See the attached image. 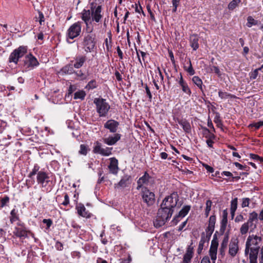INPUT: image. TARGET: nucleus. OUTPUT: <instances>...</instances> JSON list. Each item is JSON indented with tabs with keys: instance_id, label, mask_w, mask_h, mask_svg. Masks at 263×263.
I'll list each match as a JSON object with an SVG mask.
<instances>
[{
	"instance_id": "9b49d317",
	"label": "nucleus",
	"mask_w": 263,
	"mask_h": 263,
	"mask_svg": "<svg viewBox=\"0 0 263 263\" xmlns=\"http://www.w3.org/2000/svg\"><path fill=\"white\" fill-rule=\"evenodd\" d=\"M82 44L86 52H91L96 47L95 37L92 35L87 34L84 36Z\"/></svg>"
},
{
	"instance_id": "680f3d73",
	"label": "nucleus",
	"mask_w": 263,
	"mask_h": 263,
	"mask_svg": "<svg viewBox=\"0 0 263 263\" xmlns=\"http://www.w3.org/2000/svg\"><path fill=\"white\" fill-rule=\"evenodd\" d=\"M250 202V199L249 198H245L242 199V202L241 203L242 208H245L249 206Z\"/></svg>"
},
{
	"instance_id": "4c0bfd02",
	"label": "nucleus",
	"mask_w": 263,
	"mask_h": 263,
	"mask_svg": "<svg viewBox=\"0 0 263 263\" xmlns=\"http://www.w3.org/2000/svg\"><path fill=\"white\" fill-rule=\"evenodd\" d=\"M97 86L98 85L96 81L95 80H92L88 83V84L85 87V88L89 90L97 88Z\"/></svg>"
},
{
	"instance_id": "c9c22d12",
	"label": "nucleus",
	"mask_w": 263,
	"mask_h": 263,
	"mask_svg": "<svg viewBox=\"0 0 263 263\" xmlns=\"http://www.w3.org/2000/svg\"><path fill=\"white\" fill-rule=\"evenodd\" d=\"M252 240V237L250 235L247 240L246 243V247L245 250V255L246 256H247L250 253V248H251V242Z\"/></svg>"
},
{
	"instance_id": "a211bd4d",
	"label": "nucleus",
	"mask_w": 263,
	"mask_h": 263,
	"mask_svg": "<svg viewBox=\"0 0 263 263\" xmlns=\"http://www.w3.org/2000/svg\"><path fill=\"white\" fill-rule=\"evenodd\" d=\"M109 160L110 163L108 165L109 172L112 174L117 175L119 170L118 167V161L115 157L110 158Z\"/></svg>"
},
{
	"instance_id": "c85d7f7f",
	"label": "nucleus",
	"mask_w": 263,
	"mask_h": 263,
	"mask_svg": "<svg viewBox=\"0 0 263 263\" xmlns=\"http://www.w3.org/2000/svg\"><path fill=\"white\" fill-rule=\"evenodd\" d=\"M192 82L200 89V90L203 93L204 89L202 80L198 76H194L192 78Z\"/></svg>"
},
{
	"instance_id": "5fc2aeb1",
	"label": "nucleus",
	"mask_w": 263,
	"mask_h": 263,
	"mask_svg": "<svg viewBox=\"0 0 263 263\" xmlns=\"http://www.w3.org/2000/svg\"><path fill=\"white\" fill-rule=\"evenodd\" d=\"M217 233H218V232L216 231L213 236V240H212L211 245V246H216V247L218 246V238H217Z\"/></svg>"
},
{
	"instance_id": "f3484780",
	"label": "nucleus",
	"mask_w": 263,
	"mask_h": 263,
	"mask_svg": "<svg viewBox=\"0 0 263 263\" xmlns=\"http://www.w3.org/2000/svg\"><path fill=\"white\" fill-rule=\"evenodd\" d=\"M76 209L77 210V212L79 215L87 218L91 217V214L86 210L83 203H77L76 206Z\"/></svg>"
},
{
	"instance_id": "4be33fe9",
	"label": "nucleus",
	"mask_w": 263,
	"mask_h": 263,
	"mask_svg": "<svg viewBox=\"0 0 263 263\" xmlns=\"http://www.w3.org/2000/svg\"><path fill=\"white\" fill-rule=\"evenodd\" d=\"M86 61V57L85 55H78L74 58V63L73 66L75 68L79 69L82 67Z\"/></svg>"
},
{
	"instance_id": "aec40b11",
	"label": "nucleus",
	"mask_w": 263,
	"mask_h": 263,
	"mask_svg": "<svg viewBox=\"0 0 263 263\" xmlns=\"http://www.w3.org/2000/svg\"><path fill=\"white\" fill-rule=\"evenodd\" d=\"M238 243V240L235 239L233 241H231L229 244V253L233 257L236 255L239 250Z\"/></svg>"
},
{
	"instance_id": "423d86ee",
	"label": "nucleus",
	"mask_w": 263,
	"mask_h": 263,
	"mask_svg": "<svg viewBox=\"0 0 263 263\" xmlns=\"http://www.w3.org/2000/svg\"><path fill=\"white\" fill-rule=\"evenodd\" d=\"M140 195L143 202L147 206L153 205L155 202V195L154 192L151 191L147 187L142 188Z\"/></svg>"
},
{
	"instance_id": "c03bdc74",
	"label": "nucleus",
	"mask_w": 263,
	"mask_h": 263,
	"mask_svg": "<svg viewBox=\"0 0 263 263\" xmlns=\"http://www.w3.org/2000/svg\"><path fill=\"white\" fill-rule=\"evenodd\" d=\"M252 237V240H251V246L253 245H254L255 246V247H257L258 246V240L259 241H261V238L260 237H258L256 235L255 236H251Z\"/></svg>"
},
{
	"instance_id": "1a4fd4ad",
	"label": "nucleus",
	"mask_w": 263,
	"mask_h": 263,
	"mask_svg": "<svg viewBox=\"0 0 263 263\" xmlns=\"http://www.w3.org/2000/svg\"><path fill=\"white\" fill-rule=\"evenodd\" d=\"M91 21L96 23H99L103 18L102 13V6L98 5L97 3L92 2L90 4Z\"/></svg>"
},
{
	"instance_id": "7ed1b4c3",
	"label": "nucleus",
	"mask_w": 263,
	"mask_h": 263,
	"mask_svg": "<svg viewBox=\"0 0 263 263\" xmlns=\"http://www.w3.org/2000/svg\"><path fill=\"white\" fill-rule=\"evenodd\" d=\"M93 103L96 105L97 112L100 117H106L110 108V105L106 100L102 98H96L93 100Z\"/></svg>"
},
{
	"instance_id": "f03ea898",
	"label": "nucleus",
	"mask_w": 263,
	"mask_h": 263,
	"mask_svg": "<svg viewBox=\"0 0 263 263\" xmlns=\"http://www.w3.org/2000/svg\"><path fill=\"white\" fill-rule=\"evenodd\" d=\"M174 210L169 208L165 209L164 207L160 205V208L158 210L157 215L155 220L154 221V226L155 228H158L164 226L172 217Z\"/></svg>"
},
{
	"instance_id": "dca6fc26",
	"label": "nucleus",
	"mask_w": 263,
	"mask_h": 263,
	"mask_svg": "<svg viewBox=\"0 0 263 263\" xmlns=\"http://www.w3.org/2000/svg\"><path fill=\"white\" fill-rule=\"evenodd\" d=\"M121 135L119 133H114L113 135H110L107 138L103 139L104 143L108 145H114L120 140Z\"/></svg>"
},
{
	"instance_id": "6e6552de",
	"label": "nucleus",
	"mask_w": 263,
	"mask_h": 263,
	"mask_svg": "<svg viewBox=\"0 0 263 263\" xmlns=\"http://www.w3.org/2000/svg\"><path fill=\"white\" fill-rule=\"evenodd\" d=\"M13 235L20 239L27 238V228L25 224L21 220L17 222L13 231Z\"/></svg>"
},
{
	"instance_id": "79ce46f5",
	"label": "nucleus",
	"mask_w": 263,
	"mask_h": 263,
	"mask_svg": "<svg viewBox=\"0 0 263 263\" xmlns=\"http://www.w3.org/2000/svg\"><path fill=\"white\" fill-rule=\"evenodd\" d=\"M249 223H251V221L257 222L258 220V214L256 212H253L249 214Z\"/></svg>"
},
{
	"instance_id": "f257e3e1",
	"label": "nucleus",
	"mask_w": 263,
	"mask_h": 263,
	"mask_svg": "<svg viewBox=\"0 0 263 263\" xmlns=\"http://www.w3.org/2000/svg\"><path fill=\"white\" fill-rule=\"evenodd\" d=\"M216 221V217L215 215H211L208 221V226L205 229L206 234L204 232L201 233V239L199 241L197 252L200 254L203 250L204 244L206 242H209L211 237L214 231Z\"/></svg>"
},
{
	"instance_id": "72a5a7b5",
	"label": "nucleus",
	"mask_w": 263,
	"mask_h": 263,
	"mask_svg": "<svg viewBox=\"0 0 263 263\" xmlns=\"http://www.w3.org/2000/svg\"><path fill=\"white\" fill-rule=\"evenodd\" d=\"M86 95V94L85 92L83 90H81L77 91L74 93L73 98L74 99H80L81 100H83L85 99Z\"/></svg>"
},
{
	"instance_id": "052dcab7",
	"label": "nucleus",
	"mask_w": 263,
	"mask_h": 263,
	"mask_svg": "<svg viewBox=\"0 0 263 263\" xmlns=\"http://www.w3.org/2000/svg\"><path fill=\"white\" fill-rule=\"evenodd\" d=\"M211 71H213L218 76H220L221 75L220 70L217 66H212L211 67Z\"/></svg>"
},
{
	"instance_id": "3c124183",
	"label": "nucleus",
	"mask_w": 263,
	"mask_h": 263,
	"mask_svg": "<svg viewBox=\"0 0 263 263\" xmlns=\"http://www.w3.org/2000/svg\"><path fill=\"white\" fill-rule=\"evenodd\" d=\"M237 198H235L231 201V208L230 210L236 211L237 208Z\"/></svg>"
},
{
	"instance_id": "473e14b6",
	"label": "nucleus",
	"mask_w": 263,
	"mask_h": 263,
	"mask_svg": "<svg viewBox=\"0 0 263 263\" xmlns=\"http://www.w3.org/2000/svg\"><path fill=\"white\" fill-rule=\"evenodd\" d=\"M192 251L189 248L186 253L183 256V261L181 263H189L192 257Z\"/></svg>"
},
{
	"instance_id": "0eeeda50",
	"label": "nucleus",
	"mask_w": 263,
	"mask_h": 263,
	"mask_svg": "<svg viewBox=\"0 0 263 263\" xmlns=\"http://www.w3.org/2000/svg\"><path fill=\"white\" fill-rule=\"evenodd\" d=\"M27 52V47L26 46H21L18 48L15 49L10 54L9 58V62L10 63H14L17 64L20 59L22 58Z\"/></svg>"
},
{
	"instance_id": "a19ab883",
	"label": "nucleus",
	"mask_w": 263,
	"mask_h": 263,
	"mask_svg": "<svg viewBox=\"0 0 263 263\" xmlns=\"http://www.w3.org/2000/svg\"><path fill=\"white\" fill-rule=\"evenodd\" d=\"M258 21L254 20L252 16H249L247 17V23L246 25L248 27H251L253 25H256L257 24Z\"/></svg>"
},
{
	"instance_id": "5701e85b",
	"label": "nucleus",
	"mask_w": 263,
	"mask_h": 263,
	"mask_svg": "<svg viewBox=\"0 0 263 263\" xmlns=\"http://www.w3.org/2000/svg\"><path fill=\"white\" fill-rule=\"evenodd\" d=\"M177 122L180 125L183 130L186 133H190L191 132V127L190 123L185 119H177Z\"/></svg>"
},
{
	"instance_id": "de8ad7c7",
	"label": "nucleus",
	"mask_w": 263,
	"mask_h": 263,
	"mask_svg": "<svg viewBox=\"0 0 263 263\" xmlns=\"http://www.w3.org/2000/svg\"><path fill=\"white\" fill-rule=\"evenodd\" d=\"M182 90L187 94L189 96H190L191 94V90L189 88L187 83H185L184 85L181 86Z\"/></svg>"
},
{
	"instance_id": "b1692460",
	"label": "nucleus",
	"mask_w": 263,
	"mask_h": 263,
	"mask_svg": "<svg viewBox=\"0 0 263 263\" xmlns=\"http://www.w3.org/2000/svg\"><path fill=\"white\" fill-rule=\"evenodd\" d=\"M26 61L28 63V67H34L39 65L37 59L31 53L26 56Z\"/></svg>"
},
{
	"instance_id": "6e6d98bb",
	"label": "nucleus",
	"mask_w": 263,
	"mask_h": 263,
	"mask_svg": "<svg viewBox=\"0 0 263 263\" xmlns=\"http://www.w3.org/2000/svg\"><path fill=\"white\" fill-rule=\"evenodd\" d=\"M258 68L255 69L250 73V78L251 80H254L256 79L258 75Z\"/></svg>"
},
{
	"instance_id": "49530a36",
	"label": "nucleus",
	"mask_w": 263,
	"mask_h": 263,
	"mask_svg": "<svg viewBox=\"0 0 263 263\" xmlns=\"http://www.w3.org/2000/svg\"><path fill=\"white\" fill-rule=\"evenodd\" d=\"M9 202V197L8 196H5L2 198L1 200L0 209L7 205Z\"/></svg>"
},
{
	"instance_id": "37998d69",
	"label": "nucleus",
	"mask_w": 263,
	"mask_h": 263,
	"mask_svg": "<svg viewBox=\"0 0 263 263\" xmlns=\"http://www.w3.org/2000/svg\"><path fill=\"white\" fill-rule=\"evenodd\" d=\"M248 223H244L240 228V232L241 235L246 234L249 231V226H248Z\"/></svg>"
},
{
	"instance_id": "774afa93",
	"label": "nucleus",
	"mask_w": 263,
	"mask_h": 263,
	"mask_svg": "<svg viewBox=\"0 0 263 263\" xmlns=\"http://www.w3.org/2000/svg\"><path fill=\"white\" fill-rule=\"evenodd\" d=\"M55 248L59 251H62L63 249V245L60 241H57L55 245Z\"/></svg>"
},
{
	"instance_id": "2f4dec72",
	"label": "nucleus",
	"mask_w": 263,
	"mask_h": 263,
	"mask_svg": "<svg viewBox=\"0 0 263 263\" xmlns=\"http://www.w3.org/2000/svg\"><path fill=\"white\" fill-rule=\"evenodd\" d=\"M20 219L17 215V211L15 209L11 210L10 216V221L11 223H13L14 222L18 221H19Z\"/></svg>"
},
{
	"instance_id": "a18cd8bd",
	"label": "nucleus",
	"mask_w": 263,
	"mask_h": 263,
	"mask_svg": "<svg viewBox=\"0 0 263 263\" xmlns=\"http://www.w3.org/2000/svg\"><path fill=\"white\" fill-rule=\"evenodd\" d=\"M214 122L216 124V125L219 128H221L222 126V123L220 118V116L218 114H217L215 116L214 120Z\"/></svg>"
},
{
	"instance_id": "ddd939ff",
	"label": "nucleus",
	"mask_w": 263,
	"mask_h": 263,
	"mask_svg": "<svg viewBox=\"0 0 263 263\" xmlns=\"http://www.w3.org/2000/svg\"><path fill=\"white\" fill-rule=\"evenodd\" d=\"M191 209V206L189 205H184L178 214L176 215L173 218L172 222L174 225H176L183 218L185 217Z\"/></svg>"
},
{
	"instance_id": "bb28decb",
	"label": "nucleus",
	"mask_w": 263,
	"mask_h": 263,
	"mask_svg": "<svg viewBox=\"0 0 263 263\" xmlns=\"http://www.w3.org/2000/svg\"><path fill=\"white\" fill-rule=\"evenodd\" d=\"M229 240V237L228 235L224 236L222 242L221 243L220 248L219 249V255L223 257L225 255V251L227 247V244Z\"/></svg>"
},
{
	"instance_id": "603ef678",
	"label": "nucleus",
	"mask_w": 263,
	"mask_h": 263,
	"mask_svg": "<svg viewBox=\"0 0 263 263\" xmlns=\"http://www.w3.org/2000/svg\"><path fill=\"white\" fill-rule=\"evenodd\" d=\"M88 152V147L86 145L84 144H81L80 145V149L79 151V153L81 155H86Z\"/></svg>"
},
{
	"instance_id": "e2e57ef3",
	"label": "nucleus",
	"mask_w": 263,
	"mask_h": 263,
	"mask_svg": "<svg viewBox=\"0 0 263 263\" xmlns=\"http://www.w3.org/2000/svg\"><path fill=\"white\" fill-rule=\"evenodd\" d=\"M43 222L46 224L47 229L49 228L52 224V221L50 219H44Z\"/></svg>"
},
{
	"instance_id": "393cba45",
	"label": "nucleus",
	"mask_w": 263,
	"mask_h": 263,
	"mask_svg": "<svg viewBox=\"0 0 263 263\" xmlns=\"http://www.w3.org/2000/svg\"><path fill=\"white\" fill-rule=\"evenodd\" d=\"M190 45L194 50H196L199 48V38L197 34H193L190 37Z\"/></svg>"
},
{
	"instance_id": "39448f33",
	"label": "nucleus",
	"mask_w": 263,
	"mask_h": 263,
	"mask_svg": "<svg viewBox=\"0 0 263 263\" xmlns=\"http://www.w3.org/2000/svg\"><path fill=\"white\" fill-rule=\"evenodd\" d=\"M179 201V196L177 192H173L170 195L165 197L161 204V206L165 209L169 208L171 210L176 206Z\"/></svg>"
},
{
	"instance_id": "9d476101",
	"label": "nucleus",
	"mask_w": 263,
	"mask_h": 263,
	"mask_svg": "<svg viewBox=\"0 0 263 263\" xmlns=\"http://www.w3.org/2000/svg\"><path fill=\"white\" fill-rule=\"evenodd\" d=\"M137 190H139L140 189L142 190L144 184L146 185H152L155 183V179L154 178L151 176L147 172H145L144 175L139 178L137 182Z\"/></svg>"
},
{
	"instance_id": "338daca9",
	"label": "nucleus",
	"mask_w": 263,
	"mask_h": 263,
	"mask_svg": "<svg viewBox=\"0 0 263 263\" xmlns=\"http://www.w3.org/2000/svg\"><path fill=\"white\" fill-rule=\"evenodd\" d=\"M115 75L116 76V79L119 82L122 81L123 78L122 77L121 74L120 73V72L116 70L115 72Z\"/></svg>"
},
{
	"instance_id": "4468645a",
	"label": "nucleus",
	"mask_w": 263,
	"mask_h": 263,
	"mask_svg": "<svg viewBox=\"0 0 263 263\" xmlns=\"http://www.w3.org/2000/svg\"><path fill=\"white\" fill-rule=\"evenodd\" d=\"M81 18L84 21L86 26V30L88 32H91L92 29H90L88 27L89 23L91 22V8L89 10L83 9L81 12Z\"/></svg>"
},
{
	"instance_id": "bf43d9fd",
	"label": "nucleus",
	"mask_w": 263,
	"mask_h": 263,
	"mask_svg": "<svg viewBox=\"0 0 263 263\" xmlns=\"http://www.w3.org/2000/svg\"><path fill=\"white\" fill-rule=\"evenodd\" d=\"M145 89L146 93L148 97V100L150 102H151L152 99V95L151 92L149 90V88L148 87V86L147 85V84L145 85Z\"/></svg>"
},
{
	"instance_id": "2eb2a0df",
	"label": "nucleus",
	"mask_w": 263,
	"mask_h": 263,
	"mask_svg": "<svg viewBox=\"0 0 263 263\" xmlns=\"http://www.w3.org/2000/svg\"><path fill=\"white\" fill-rule=\"evenodd\" d=\"M119 126V122L113 119L107 120L104 124V127L111 133H116Z\"/></svg>"
},
{
	"instance_id": "f704fd0d",
	"label": "nucleus",
	"mask_w": 263,
	"mask_h": 263,
	"mask_svg": "<svg viewBox=\"0 0 263 263\" xmlns=\"http://www.w3.org/2000/svg\"><path fill=\"white\" fill-rule=\"evenodd\" d=\"M218 96L221 99H227L229 98H234L235 96L228 93L227 92H223L222 91H219L218 92Z\"/></svg>"
},
{
	"instance_id": "412c9836",
	"label": "nucleus",
	"mask_w": 263,
	"mask_h": 263,
	"mask_svg": "<svg viewBox=\"0 0 263 263\" xmlns=\"http://www.w3.org/2000/svg\"><path fill=\"white\" fill-rule=\"evenodd\" d=\"M73 61H71V63L66 65L64 66L60 70V73L62 74H71L75 72L73 69L74 66L72 64Z\"/></svg>"
},
{
	"instance_id": "0e129e2a",
	"label": "nucleus",
	"mask_w": 263,
	"mask_h": 263,
	"mask_svg": "<svg viewBox=\"0 0 263 263\" xmlns=\"http://www.w3.org/2000/svg\"><path fill=\"white\" fill-rule=\"evenodd\" d=\"M69 203V198L68 194L66 193L64 195V200L61 204L64 206H66Z\"/></svg>"
},
{
	"instance_id": "20e7f679",
	"label": "nucleus",
	"mask_w": 263,
	"mask_h": 263,
	"mask_svg": "<svg viewBox=\"0 0 263 263\" xmlns=\"http://www.w3.org/2000/svg\"><path fill=\"white\" fill-rule=\"evenodd\" d=\"M82 22H77L72 24L66 32V40H73L74 38L79 36L82 32Z\"/></svg>"
},
{
	"instance_id": "864d4df0",
	"label": "nucleus",
	"mask_w": 263,
	"mask_h": 263,
	"mask_svg": "<svg viewBox=\"0 0 263 263\" xmlns=\"http://www.w3.org/2000/svg\"><path fill=\"white\" fill-rule=\"evenodd\" d=\"M250 157L255 161H259L261 163H263V158L260 157V156L256 154H250Z\"/></svg>"
},
{
	"instance_id": "69168bd1",
	"label": "nucleus",
	"mask_w": 263,
	"mask_h": 263,
	"mask_svg": "<svg viewBox=\"0 0 263 263\" xmlns=\"http://www.w3.org/2000/svg\"><path fill=\"white\" fill-rule=\"evenodd\" d=\"M140 54L142 57V61L144 62L145 65H146V63H147V61H146L145 60L146 59V57L148 55V53L142 51H140Z\"/></svg>"
},
{
	"instance_id": "13d9d810",
	"label": "nucleus",
	"mask_w": 263,
	"mask_h": 263,
	"mask_svg": "<svg viewBox=\"0 0 263 263\" xmlns=\"http://www.w3.org/2000/svg\"><path fill=\"white\" fill-rule=\"evenodd\" d=\"M74 73H75L77 77L80 78L82 80H85L87 78V76L85 75L81 70L78 71H75Z\"/></svg>"
},
{
	"instance_id": "4d7b16f0",
	"label": "nucleus",
	"mask_w": 263,
	"mask_h": 263,
	"mask_svg": "<svg viewBox=\"0 0 263 263\" xmlns=\"http://www.w3.org/2000/svg\"><path fill=\"white\" fill-rule=\"evenodd\" d=\"M250 126L254 127L256 129H259L261 126H263V121L254 123L249 125Z\"/></svg>"
},
{
	"instance_id": "7c9ffc66",
	"label": "nucleus",
	"mask_w": 263,
	"mask_h": 263,
	"mask_svg": "<svg viewBox=\"0 0 263 263\" xmlns=\"http://www.w3.org/2000/svg\"><path fill=\"white\" fill-rule=\"evenodd\" d=\"M217 248L218 247L216 246H211L210 248L209 254L213 263H215V260L217 258Z\"/></svg>"
},
{
	"instance_id": "cd10ccee",
	"label": "nucleus",
	"mask_w": 263,
	"mask_h": 263,
	"mask_svg": "<svg viewBox=\"0 0 263 263\" xmlns=\"http://www.w3.org/2000/svg\"><path fill=\"white\" fill-rule=\"evenodd\" d=\"M201 128L202 129V135L207 139H215V135L208 128L204 126H201Z\"/></svg>"
},
{
	"instance_id": "f8f14e48",
	"label": "nucleus",
	"mask_w": 263,
	"mask_h": 263,
	"mask_svg": "<svg viewBox=\"0 0 263 263\" xmlns=\"http://www.w3.org/2000/svg\"><path fill=\"white\" fill-rule=\"evenodd\" d=\"M36 181L42 187H45L47 184L52 183V181L50 180L49 173L43 170H41L37 174Z\"/></svg>"
},
{
	"instance_id": "6ab92c4d",
	"label": "nucleus",
	"mask_w": 263,
	"mask_h": 263,
	"mask_svg": "<svg viewBox=\"0 0 263 263\" xmlns=\"http://www.w3.org/2000/svg\"><path fill=\"white\" fill-rule=\"evenodd\" d=\"M259 248V246L250 248V252L249 253L250 263H257V259Z\"/></svg>"
},
{
	"instance_id": "a878e982",
	"label": "nucleus",
	"mask_w": 263,
	"mask_h": 263,
	"mask_svg": "<svg viewBox=\"0 0 263 263\" xmlns=\"http://www.w3.org/2000/svg\"><path fill=\"white\" fill-rule=\"evenodd\" d=\"M131 177L129 175H124L118 183V185L122 188L128 186L130 184Z\"/></svg>"
},
{
	"instance_id": "09e8293b",
	"label": "nucleus",
	"mask_w": 263,
	"mask_h": 263,
	"mask_svg": "<svg viewBox=\"0 0 263 263\" xmlns=\"http://www.w3.org/2000/svg\"><path fill=\"white\" fill-rule=\"evenodd\" d=\"M112 150V147H106L103 149L102 151V156H108L111 154V151Z\"/></svg>"
},
{
	"instance_id": "c756f323",
	"label": "nucleus",
	"mask_w": 263,
	"mask_h": 263,
	"mask_svg": "<svg viewBox=\"0 0 263 263\" xmlns=\"http://www.w3.org/2000/svg\"><path fill=\"white\" fill-rule=\"evenodd\" d=\"M104 148L102 147V144L99 141H96L94 143V146L93 147L92 152L94 154H100L102 155V151Z\"/></svg>"
},
{
	"instance_id": "ea45409f",
	"label": "nucleus",
	"mask_w": 263,
	"mask_h": 263,
	"mask_svg": "<svg viewBox=\"0 0 263 263\" xmlns=\"http://www.w3.org/2000/svg\"><path fill=\"white\" fill-rule=\"evenodd\" d=\"M212 202L211 200H208L206 202V207L205 209L204 216L206 218L209 216L210 212L211 210Z\"/></svg>"
},
{
	"instance_id": "58836bf2",
	"label": "nucleus",
	"mask_w": 263,
	"mask_h": 263,
	"mask_svg": "<svg viewBox=\"0 0 263 263\" xmlns=\"http://www.w3.org/2000/svg\"><path fill=\"white\" fill-rule=\"evenodd\" d=\"M240 0H232L228 5V9L229 10H233L235 9L240 3Z\"/></svg>"
},
{
	"instance_id": "e433bc0d",
	"label": "nucleus",
	"mask_w": 263,
	"mask_h": 263,
	"mask_svg": "<svg viewBox=\"0 0 263 263\" xmlns=\"http://www.w3.org/2000/svg\"><path fill=\"white\" fill-rule=\"evenodd\" d=\"M155 72L156 74L158 73V75L156 74L154 79H156L157 82L160 80L161 83H163L164 77L159 67L155 70Z\"/></svg>"
},
{
	"instance_id": "8fccbe9b",
	"label": "nucleus",
	"mask_w": 263,
	"mask_h": 263,
	"mask_svg": "<svg viewBox=\"0 0 263 263\" xmlns=\"http://www.w3.org/2000/svg\"><path fill=\"white\" fill-rule=\"evenodd\" d=\"M189 66L187 68H185L184 67L185 70L189 73L190 75L193 76L195 74V71L193 68L192 63L190 60L189 61Z\"/></svg>"
}]
</instances>
